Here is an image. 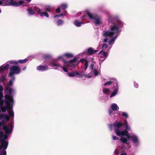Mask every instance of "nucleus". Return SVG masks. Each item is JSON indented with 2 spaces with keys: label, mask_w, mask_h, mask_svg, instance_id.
Wrapping results in <instances>:
<instances>
[{
  "label": "nucleus",
  "mask_w": 155,
  "mask_h": 155,
  "mask_svg": "<svg viewBox=\"0 0 155 155\" xmlns=\"http://www.w3.org/2000/svg\"><path fill=\"white\" fill-rule=\"evenodd\" d=\"M35 10L41 16H45L47 17H49L48 14L46 12H43V10L38 8L36 7L35 8Z\"/></svg>",
  "instance_id": "nucleus-13"
},
{
  "label": "nucleus",
  "mask_w": 155,
  "mask_h": 155,
  "mask_svg": "<svg viewBox=\"0 0 155 155\" xmlns=\"http://www.w3.org/2000/svg\"><path fill=\"white\" fill-rule=\"evenodd\" d=\"M134 87L136 88H137L139 86L138 83H137L136 82H134Z\"/></svg>",
  "instance_id": "nucleus-34"
},
{
  "label": "nucleus",
  "mask_w": 155,
  "mask_h": 155,
  "mask_svg": "<svg viewBox=\"0 0 155 155\" xmlns=\"http://www.w3.org/2000/svg\"><path fill=\"white\" fill-rule=\"evenodd\" d=\"M116 151H117V150H115V151H114V152H115H115H116Z\"/></svg>",
  "instance_id": "nucleus-45"
},
{
  "label": "nucleus",
  "mask_w": 155,
  "mask_h": 155,
  "mask_svg": "<svg viewBox=\"0 0 155 155\" xmlns=\"http://www.w3.org/2000/svg\"><path fill=\"white\" fill-rule=\"evenodd\" d=\"M90 67L91 70V73L94 76H97L98 75L99 73L98 66L95 61H93L92 62Z\"/></svg>",
  "instance_id": "nucleus-10"
},
{
  "label": "nucleus",
  "mask_w": 155,
  "mask_h": 155,
  "mask_svg": "<svg viewBox=\"0 0 155 155\" xmlns=\"http://www.w3.org/2000/svg\"><path fill=\"white\" fill-rule=\"evenodd\" d=\"M8 63H10L11 64H18V61H15L13 60H10L7 62Z\"/></svg>",
  "instance_id": "nucleus-25"
},
{
  "label": "nucleus",
  "mask_w": 155,
  "mask_h": 155,
  "mask_svg": "<svg viewBox=\"0 0 155 155\" xmlns=\"http://www.w3.org/2000/svg\"><path fill=\"white\" fill-rule=\"evenodd\" d=\"M83 74H85L86 75H84L83 76H85L86 77H87V78H91V75H87L86 74H83Z\"/></svg>",
  "instance_id": "nucleus-37"
},
{
  "label": "nucleus",
  "mask_w": 155,
  "mask_h": 155,
  "mask_svg": "<svg viewBox=\"0 0 155 155\" xmlns=\"http://www.w3.org/2000/svg\"><path fill=\"white\" fill-rule=\"evenodd\" d=\"M3 70V65L2 66L0 67V71L1 72Z\"/></svg>",
  "instance_id": "nucleus-38"
},
{
  "label": "nucleus",
  "mask_w": 155,
  "mask_h": 155,
  "mask_svg": "<svg viewBox=\"0 0 155 155\" xmlns=\"http://www.w3.org/2000/svg\"><path fill=\"white\" fill-rule=\"evenodd\" d=\"M15 80V77L13 76L12 78L10 80L8 83V86L5 90L6 94L5 96V98L6 99L5 101L6 102H8L9 101L10 102L11 101H13L12 97L11 96L12 91V87Z\"/></svg>",
  "instance_id": "nucleus-6"
},
{
  "label": "nucleus",
  "mask_w": 155,
  "mask_h": 155,
  "mask_svg": "<svg viewBox=\"0 0 155 155\" xmlns=\"http://www.w3.org/2000/svg\"><path fill=\"white\" fill-rule=\"evenodd\" d=\"M37 70L42 71H46L48 69V67L47 65H39L37 67Z\"/></svg>",
  "instance_id": "nucleus-15"
},
{
  "label": "nucleus",
  "mask_w": 155,
  "mask_h": 155,
  "mask_svg": "<svg viewBox=\"0 0 155 155\" xmlns=\"http://www.w3.org/2000/svg\"><path fill=\"white\" fill-rule=\"evenodd\" d=\"M1 1V0H0V5H2V2Z\"/></svg>",
  "instance_id": "nucleus-42"
},
{
  "label": "nucleus",
  "mask_w": 155,
  "mask_h": 155,
  "mask_svg": "<svg viewBox=\"0 0 155 155\" xmlns=\"http://www.w3.org/2000/svg\"><path fill=\"white\" fill-rule=\"evenodd\" d=\"M11 101L10 104L8 105L6 110H9L8 111V114H4L0 115V119L2 117H3L5 120L8 121L10 117L14 116L12 108L13 101ZM13 128V124L12 123L7 125L5 124L4 121L0 122V155H6V149L8 144V142L7 139L10 133H12Z\"/></svg>",
  "instance_id": "nucleus-2"
},
{
  "label": "nucleus",
  "mask_w": 155,
  "mask_h": 155,
  "mask_svg": "<svg viewBox=\"0 0 155 155\" xmlns=\"http://www.w3.org/2000/svg\"><path fill=\"white\" fill-rule=\"evenodd\" d=\"M9 71L8 76L12 77L14 76V75L15 74H18L20 73L21 72V69L18 65H13L10 67Z\"/></svg>",
  "instance_id": "nucleus-9"
},
{
  "label": "nucleus",
  "mask_w": 155,
  "mask_h": 155,
  "mask_svg": "<svg viewBox=\"0 0 155 155\" xmlns=\"http://www.w3.org/2000/svg\"><path fill=\"white\" fill-rule=\"evenodd\" d=\"M77 64V58H74L73 59L69 61H66V63L64 65H62L61 64H51L53 66L55 67L54 69L60 70L62 69L65 72L68 71V67H71L74 68Z\"/></svg>",
  "instance_id": "nucleus-5"
},
{
  "label": "nucleus",
  "mask_w": 155,
  "mask_h": 155,
  "mask_svg": "<svg viewBox=\"0 0 155 155\" xmlns=\"http://www.w3.org/2000/svg\"><path fill=\"white\" fill-rule=\"evenodd\" d=\"M68 75L70 77H75L76 76H83L84 75H86L85 74H83L82 73H79L77 71L75 72H71L68 74Z\"/></svg>",
  "instance_id": "nucleus-14"
},
{
  "label": "nucleus",
  "mask_w": 155,
  "mask_h": 155,
  "mask_svg": "<svg viewBox=\"0 0 155 155\" xmlns=\"http://www.w3.org/2000/svg\"><path fill=\"white\" fill-rule=\"evenodd\" d=\"M115 110L111 109H110L108 110V113L110 116L114 114Z\"/></svg>",
  "instance_id": "nucleus-28"
},
{
  "label": "nucleus",
  "mask_w": 155,
  "mask_h": 155,
  "mask_svg": "<svg viewBox=\"0 0 155 155\" xmlns=\"http://www.w3.org/2000/svg\"><path fill=\"white\" fill-rule=\"evenodd\" d=\"M109 30L105 31L103 34L105 38L104 41L105 42H108L110 46L108 47L107 44H104L102 47V50L106 51H109L111 48L112 45L114 44L115 40L121 31L122 28L124 25V23L116 16H110L109 18Z\"/></svg>",
  "instance_id": "nucleus-3"
},
{
  "label": "nucleus",
  "mask_w": 155,
  "mask_h": 155,
  "mask_svg": "<svg viewBox=\"0 0 155 155\" xmlns=\"http://www.w3.org/2000/svg\"><path fill=\"white\" fill-rule=\"evenodd\" d=\"M51 7L49 6H46L45 8V10L46 11L50 12L51 11L49 9Z\"/></svg>",
  "instance_id": "nucleus-30"
},
{
  "label": "nucleus",
  "mask_w": 155,
  "mask_h": 155,
  "mask_svg": "<svg viewBox=\"0 0 155 155\" xmlns=\"http://www.w3.org/2000/svg\"><path fill=\"white\" fill-rule=\"evenodd\" d=\"M105 80H105V79H104L103 80V81L105 82Z\"/></svg>",
  "instance_id": "nucleus-43"
},
{
  "label": "nucleus",
  "mask_w": 155,
  "mask_h": 155,
  "mask_svg": "<svg viewBox=\"0 0 155 155\" xmlns=\"http://www.w3.org/2000/svg\"><path fill=\"white\" fill-rule=\"evenodd\" d=\"M97 50H94V49L91 48H88L87 50V53L90 55L94 53L97 52Z\"/></svg>",
  "instance_id": "nucleus-20"
},
{
  "label": "nucleus",
  "mask_w": 155,
  "mask_h": 155,
  "mask_svg": "<svg viewBox=\"0 0 155 155\" xmlns=\"http://www.w3.org/2000/svg\"><path fill=\"white\" fill-rule=\"evenodd\" d=\"M26 69V67L25 66V67L23 68V70H25V69Z\"/></svg>",
  "instance_id": "nucleus-41"
},
{
  "label": "nucleus",
  "mask_w": 155,
  "mask_h": 155,
  "mask_svg": "<svg viewBox=\"0 0 155 155\" xmlns=\"http://www.w3.org/2000/svg\"><path fill=\"white\" fill-rule=\"evenodd\" d=\"M1 12H2V11H1V9L0 8V13H1Z\"/></svg>",
  "instance_id": "nucleus-44"
},
{
  "label": "nucleus",
  "mask_w": 155,
  "mask_h": 155,
  "mask_svg": "<svg viewBox=\"0 0 155 155\" xmlns=\"http://www.w3.org/2000/svg\"><path fill=\"white\" fill-rule=\"evenodd\" d=\"M111 108L113 110L116 111L119 109V107L115 103L112 104L110 106Z\"/></svg>",
  "instance_id": "nucleus-19"
},
{
  "label": "nucleus",
  "mask_w": 155,
  "mask_h": 155,
  "mask_svg": "<svg viewBox=\"0 0 155 155\" xmlns=\"http://www.w3.org/2000/svg\"><path fill=\"white\" fill-rule=\"evenodd\" d=\"M60 6H61V8L62 9L64 10L67 8L68 5L66 3H62L61 4Z\"/></svg>",
  "instance_id": "nucleus-23"
},
{
  "label": "nucleus",
  "mask_w": 155,
  "mask_h": 155,
  "mask_svg": "<svg viewBox=\"0 0 155 155\" xmlns=\"http://www.w3.org/2000/svg\"><path fill=\"white\" fill-rule=\"evenodd\" d=\"M3 86L0 85V112H5L6 111L8 105V104H10L11 103L10 101L6 102V99H5L4 101L3 100Z\"/></svg>",
  "instance_id": "nucleus-7"
},
{
  "label": "nucleus",
  "mask_w": 155,
  "mask_h": 155,
  "mask_svg": "<svg viewBox=\"0 0 155 155\" xmlns=\"http://www.w3.org/2000/svg\"><path fill=\"white\" fill-rule=\"evenodd\" d=\"M10 65L8 64H6L3 68L5 69V70H7L8 69Z\"/></svg>",
  "instance_id": "nucleus-33"
},
{
  "label": "nucleus",
  "mask_w": 155,
  "mask_h": 155,
  "mask_svg": "<svg viewBox=\"0 0 155 155\" xmlns=\"http://www.w3.org/2000/svg\"><path fill=\"white\" fill-rule=\"evenodd\" d=\"M80 15H81L80 19L82 20H86L88 16L95 25H99L103 23L102 18L101 16L91 13L88 9L78 13V16Z\"/></svg>",
  "instance_id": "nucleus-4"
},
{
  "label": "nucleus",
  "mask_w": 155,
  "mask_h": 155,
  "mask_svg": "<svg viewBox=\"0 0 155 155\" xmlns=\"http://www.w3.org/2000/svg\"><path fill=\"white\" fill-rule=\"evenodd\" d=\"M31 0H26L27 3H28L30 2Z\"/></svg>",
  "instance_id": "nucleus-40"
},
{
  "label": "nucleus",
  "mask_w": 155,
  "mask_h": 155,
  "mask_svg": "<svg viewBox=\"0 0 155 155\" xmlns=\"http://www.w3.org/2000/svg\"><path fill=\"white\" fill-rule=\"evenodd\" d=\"M64 57H65L64 54L62 55L58 56L56 58L53 59L51 61L48 62V64L50 67H52L54 69L55 67L53 66L51 64H60V63L58 62L61 60H62L63 64L62 65H64L66 63V60L64 59Z\"/></svg>",
  "instance_id": "nucleus-8"
},
{
  "label": "nucleus",
  "mask_w": 155,
  "mask_h": 155,
  "mask_svg": "<svg viewBox=\"0 0 155 155\" xmlns=\"http://www.w3.org/2000/svg\"><path fill=\"white\" fill-rule=\"evenodd\" d=\"M50 57H51L50 55L49 54H46L45 55L44 58H50Z\"/></svg>",
  "instance_id": "nucleus-36"
},
{
  "label": "nucleus",
  "mask_w": 155,
  "mask_h": 155,
  "mask_svg": "<svg viewBox=\"0 0 155 155\" xmlns=\"http://www.w3.org/2000/svg\"><path fill=\"white\" fill-rule=\"evenodd\" d=\"M61 6H59L56 10V12L58 13H59L61 12Z\"/></svg>",
  "instance_id": "nucleus-32"
},
{
  "label": "nucleus",
  "mask_w": 155,
  "mask_h": 155,
  "mask_svg": "<svg viewBox=\"0 0 155 155\" xmlns=\"http://www.w3.org/2000/svg\"><path fill=\"white\" fill-rule=\"evenodd\" d=\"M64 23V21L61 19L58 20L57 22V25L58 26L62 25Z\"/></svg>",
  "instance_id": "nucleus-24"
},
{
  "label": "nucleus",
  "mask_w": 155,
  "mask_h": 155,
  "mask_svg": "<svg viewBox=\"0 0 155 155\" xmlns=\"http://www.w3.org/2000/svg\"><path fill=\"white\" fill-rule=\"evenodd\" d=\"M64 55L65 56L68 58H72L74 56L73 54L69 53H65L64 54Z\"/></svg>",
  "instance_id": "nucleus-21"
},
{
  "label": "nucleus",
  "mask_w": 155,
  "mask_h": 155,
  "mask_svg": "<svg viewBox=\"0 0 155 155\" xmlns=\"http://www.w3.org/2000/svg\"><path fill=\"white\" fill-rule=\"evenodd\" d=\"M27 11L28 12V14L29 15H33L35 14V13L34 11L31 9H28L27 10Z\"/></svg>",
  "instance_id": "nucleus-26"
},
{
  "label": "nucleus",
  "mask_w": 155,
  "mask_h": 155,
  "mask_svg": "<svg viewBox=\"0 0 155 155\" xmlns=\"http://www.w3.org/2000/svg\"><path fill=\"white\" fill-rule=\"evenodd\" d=\"M112 139L114 140H117L119 139V137L116 136L112 135Z\"/></svg>",
  "instance_id": "nucleus-31"
},
{
  "label": "nucleus",
  "mask_w": 155,
  "mask_h": 155,
  "mask_svg": "<svg viewBox=\"0 0 155 155\" xmlns=\"http://www.w3.org/2000/svg\"><path fill=\"white\" fill-rule=\"evenodd\" d=\"M80 62L84 64V68L85 70H86L87 69L89 61L85 59H82L80 60Z\"/></svg>",
  "instance_id": "nucleus-16"
},
{
  "label": "nucleus",
  "mask_w": 155,
  "mask_h": 155,
  "mask_svg": "<svg viewBox=\"0 0 155 155\" xmlns=\"http://www.w3.org/2000/svg\"><path fill=\"white\" fill-rule=\"evenodd\" d=\"M5 79V76H3L2 77V81H4Z\"/></svg>",
  "instance_id": "nucleus-39"
},
{
  "label": "nucleus",
  "mask_w": 155,
  "mask_h": 155,
  "mask_svg": "<svg viewBox=\"0 0 155 155\" xmlns=\"http://www.w3.org/2000/svg\"><path fill=\"white\" fill-rule=\"evenodd\" d=\"M120 155H127V154L125 152H122ZM130 155H134V154H131Z\"/></svg>",
  "instance_id": "nucleus-35"
},
{
  "label": "nucleus",
  "mask_w": 155,
  "mask_h": 155,
  "mask_svg": "<svg viewBox=\"0 0 155 155\" xmlns=\"http://www.w3.org/2000/svg\"><path fill=\"white\" fill-rule=\"evenodd\" d=\"M115 88L114 89L113 91L111 93L110 96V97H112L115 96L117 93L118 89V85H117V87L115 86L114 87Z\"/></svg>",
  "instance_id": "nucleus-17"
},
{
  "label": "nucleus",
  "mask_w": 155,
  "mask_h": 155,
  "mask_svg": "<svg viewBox=\"0 0 155 155\" xmlns=\"http://www.w3.org/2000/svg\"><path fill=\"white\" fill-rule=\"evenodd\" d=\"M65 16V14H64L63 13H61L59 15H55L54 16V18H56L59 17H60L61 16Z\"/></svg>",
  "instance_id": "nucleus-29"
},
{
  "label": "nucleus",
  "mask_w": 155,
  "mask_h": 155,
  "mask_svg": "<svg viewBox=\"0 0 155 155\" xmlns=\"http://www.w3.org/2000/svg\"><path fill=\"white\" fill-rule=\"evenodd\" d=\"M99 60L102 61H104L107 57L108 53L103 50L100 51L98 54Z\"/></svg>",
  "instance_id": "nucleus-11"
},
{
  "label": "nucleus",
  "mask_w": 155,
  "mask_h": 155,
  "mask_svg": "<svg viewBox=\"0 0 155 155\" xmlns=\"http://www.w3.org/2000/svg\"><path fill=\"white\" fill-rule=\"evenodd\" d=\"M74 25L77 27H80L81 25L84 24V23L81 21H79L78 20H75L74 22Z\"/></svg>",
  "instance_id": "nucleus-18"
},
{
  "label": "nucleus",
  "mask_w": 155,
  "mask_h": 155,
  "mask_svg": "<svg viewBox=\"0 0 155 155\" xmlns=\"http://www.w3.org/2000/svg\"><path fill=\"white\" fill-rule=\"evenodd\" d=\"M103 92L104 94H108L110 93V89L106 88L103 91Z\"/></svg>",
  "instance_id": "nucleus-27"
},
{
  "label": "nucleus",
  "mask_w": 155,
  "mask_h": 155,
  "mask_svg": "<svg viewBox=\"0 0 155 155\" xmlns=\"http://www.w3.org/2000/svg\"><path fill=\"white\" fill-rule=\"evenodd\" d=\"M122 116L124 117L126 119L124 120V124L126 129H123V124L121 121L116 122L113 124H109L108 126L110 130L114 129L116 134L121 137L120 141L124 144L121 147V149H129L131 146L128 139L130 140L131 141L136 147H138L140 144V142L138 136L136 134L131 133L129 134L127 130H130L131 127L128 124L126 119L129 117V115L126 112H122Z\"/></svg>",
  "instance_id": "nucleus-1"
},
{
  "label": "nucleus",
  "mask_w": 155,
  "mask_h": 155,
  "mask_svg": "<svg viewBox=\"0 0 155 155\" xmlns=\"http://www.w3.org/2000/svg\"><path fill=\"white\" fill-rule=\"evenodd\" d=\"M113 84L114 87L116 86L117 87V83L116 80L113 78H111L109 80L104 84V86H109L111 84Z\"/></svg>",
  "instance_id": "nucleus-12"
},
{
  "label": "nucleus",
  "mask_w": 155,
  "mask_h": 155,
  "mask_svg": "<svg viewBox=\"0 0 155 155\" xmlns=\"http://www.w3.org/2000/svg\"><path fill=\"white\" fill-rule=\"evenodd\" d=\"M28 61V59L27 58H25L23 60H19L18 61V63H19L20 64H23L26 63Z\"/></svg>",
  "instance_id": "nucleus-22"
}]
</instances>
